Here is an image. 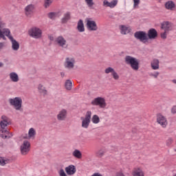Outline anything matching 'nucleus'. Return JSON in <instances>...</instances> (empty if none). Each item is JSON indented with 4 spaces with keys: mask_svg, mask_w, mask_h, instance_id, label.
I'll return each mask as SVG.
<instances>
[{
    "mask_svg": "<svg viewBox=\"0 0 176 176\" xmlns=\"http://www.w3.org/2000/svg\"><path fill=\"white\" fill-rule=\"evenodd\" d=\"M1 119L2 120L0 122V137H1V138H10L12 135L10 134L9 130L6 129L8 124H10V121L6 116H2Z\"/></svg>",
    "mask_w": 176,
    "mask_h": 176,
    "instance_id": "f257e3e1",
    "label": "nucleus"
},
{
    "mask_svg": "<svg viewBox=\"0 0 176 176\" xmlns=\"http://www.w3.org/2000/svg\"><path fill=\"white\" fill-rule=\"evenodd\" d=\"M124 61L127 65H130L133 71H138L140 69V60L138 58L131 56H126Z\"/></svg>",
    "mask_w": 176,
    "mask_h": 176,
    "instance_id": "f03ea898",
    "label": "nucleus"
},
{
    "mask_svg": "<svg viewBox=\"0 0 176 176\" xmlns=\"http://www.w3.org/2000/svg\"><path fill=\"white\" fill-rule=\"evenodd\" d=\"M10 105L14 107L16 111H21L23 107V99L20 97H15L14 98H10L8 100Z\"/></svg>",
    "mask_w": 176,
    "mask_h": 176,
    "instance_id": "7ed1b4c3",
    "label": "nucleus"
},
{
    "mask_svg": "<svg viewBox=\"0 0 176 176\" xmlns=\"http://www.w3.org/2000/svg\"><path fill=\"white\" fill-rule=\"evenodd\" d=\"M80 120L82 121L81 127L82 129H89L90 122H91V111H87L85 117H81Z\"/></svg>",
    "mask_w": 176,
    "mask_h": 176,
    "instance_id": "20e7f679",
    "label": "nucleus"
},
{
    "mask_svg": "<svg viewBox=\"0 0 176 176\" xmlns=\"http://www.w3.org/2000/svg\"><path fill=\"white\" fill-rule=\"evenodd\" d=\"M28 34L34 39H40L42 38V30L37 27H33L29 30Z\"/></svg>",
    "mask_w": 176,
    "mask_h": 176,
    "instance_id": "39448f33",
    "label": "nucleus"
},
{
    "mask_svg": "<svg viewBox=\"0 0 176 176\" xmlns=\"http://www.w3.org/2000/svg\"><path fill=\"white\" fill-rule=\"evenodd\" d=\"M134 36L135 39H138V41H140L142 43H146V42H148V41L149 40V38H148V34L146 33L144 31L135 32L134 34Z\"/></svg>",
    "mask_w": 176,
    "mask_h": 176,
    "instance_id": "423d86ee",
    "label": "nucleus"
},
{
    "mask_svg": "<svg viewBox=\"0 0 176 176\" xmlns=\"http://www.w3.org/2000/svg\"><path fill=\"white\" fill-rule=\"evenodd\" d=\"M91 105L99 107L104 109L107 107V102L105 98L102 97H97L91 102Z\"/></svg>",
    "mask_w": 176,
    "mask_h": 176,
    "instance_id": "0eeeda50",
    "label": "nucleus"
},
{
    "mask_svg": "<svg viewBox=\"0 0 176 176\" xmlns=\"http://www.w3.org/2000/svg\"><path fill=\"white\" fill-rule=\"evenodd\" d=\"M156 120H157V123H158V124H160L162 129H166V127H167L168 124V122L167 121V118H166V116H164L161 113H159L157 114Z\"/></svg>",
    "mask_w": 176,
    "mask_h": 176,
    "instance_id": "6e6552de",
    "label": "nucleus"
},
{
    "mask_svg": "<svg viewBox=\"0 0 176 176\" xmlns=\"http://www.w3.org/2000/svg\"><path fill=\"white\" fill-rule=\"evenodd\" d=\"M30 150L31 144L30 142H28V140H24L20 147L21 154L23 156H25V155H28Z\"/></svg>",
    "mask_w": 176,
    "mask_h": 176,
    "instance_id": "1a4fd4ad",
    "label": "nucleus"
},
{
    "mask_svg": "<svg viewBox=\"0 0 176 176\" xmlns=\"http://www.w3.org/2000/svg\"><path fill=\"white\" fill-rule=\"evenodd\" d=\"M86 23V27L88 31H97V30H98L97 23H96L95 21L91 20V18H87Z\"/></svg>",
    "mask_w": 176,
    "mask_h": 176,
    "instance_id": "9d476101",
    "label": "nucleus"
},
{
    "mask_svg": "<svg viewBox=\"0 0 176 176\" xmlns=\"http://www.w3.org/2000/svg\"><path fill=\"white\" fill-rule=\"evenodd\" d=\"M75 58L72 57H67L64 62V67L67 69H73V68L75 67Z\"/></svg>",
    "mask_w": 176,
    "mask_h": 176,
    "instance_id": "9b49d317",
    "label": "nucleus"
},
{
    "mask_svg": "<svg viewBox=\"0 0 176 176\" xmlns=\"http://www.w3.org/2000/svg\"><path fill=\"white\" fill-rule=\"evenodd\" d=\"M104 72L106 74H111V76H113V79L115 80H119V74H118V72H116V71H115V69L113 68H112L111 67H109L107 68H106L104 69Z\"/></svg>",
    "mask_w": 176,
    "mask_h": 176,
    "instance_id": "f8f14e48",
    "label": "nucleus"
},
{
    "mask_svg": "<svg viewBox=\"0 0 176 176\" xmlns=\"http://www.w3.org/2000/svg\"><path fill=\"white\" fill-rule=\"evenodd\" d=\"M67 115L68 111H67V109H63L58 112V115L56 116L57 120L63 122L65 120V119H67Z\"/></svg>",
    "mask_w": 176,
    "mask_h": 176,
    "instance_id": "ddd939ff",
    "label": "nucleus"
},
{
    "mask_svg": "<svg viewBox=\"0 0 176 176\" xmlns=\"http://www.w3.org/2000/svg\"><path fill=\"white\" fill-rule=\"evenodd\" d=\"M161 28L164 31L170 32V31L173 30V23L171 22L164 21L162 23Z\"/></svg>",
    "mask_w": 176,
    "mask_h": 176,
    "instance_id": "4468645a",
    "label": "nucleus"
},
{
    "mask_svg": "<svg viewBox=\"0 0 176 176\" xmlns=\"http://www.w3.org/2000/svg\"><path fill=\"white\" fill-rule=\"evenodd\" d=\"M56 42L58 46H60V47H64L65 49L68 47V45H67V40H65L63 36L57 37Z\"/></svg>",
    "mask_w": 176,
    "mask_h": 176,
    "instance_id": "2eb2a0df",
    "label": "nucleus"
},
{
    "mask_svg": "<svg viewBox=\"0 0 176 176\" xmlns=\"http://www.w3.org/2000/svg\"><path fill=\"white\" fill-rule=\"evenodd\" d=\"M35 9V6L33 4H30L27 6L25 8V13L28 17H31L34 14V10Z\"/></svg>",
    "mask_w": 176,
    "mask_h": 176,
    "instance_id": "dca6fc26",
    "label": "nucleus"
},
{
    "mask_svg": "<svg viewBox=\"0 0 176 176\" xmlns=\"http://www.w3.org/2000/svg\"><path fill=\"white\" fill-rule=\"evenodd\" d=\"M132 176H145V172H144L141 167H136L132 170Z\"/></svg>",
    "mask_w": 176,
    "mask_h": 176,
    "instance_id": "f3484780",
    "label": "nucleus"
},
{
    "mask_svg": "<svg viewBox=\"0 0 176 176\" xmlns=\"http://www.w3.org/2000/svg\"><path fill=\"white\" fill-rule=\"evenodd\" d=\"M147 37L148 39H156L157 38V31L153 28L150 29L148 31Z\"/></svg>",
    "mask_w": 176,
    "mask_h": 176,
    "instance_id": "a211bd4d",
    "label": "nucleus"
},
{
    "mask_svg": "<svg viewBox=\"0 0 176 176\" xmlns=\"http://www.w3.org/2000/svg\"><path fill=\"white\" fill-rule=\"evenodd\" d=\"M10 41L12 43V48L14 50L15 52H17L19 49H20V44L17 41H16L13 36H10Z\"/></svg>",
    "mask_w": 176,
    "mask_h": 176,
    "instance_id": "6ab92c4d",
    "label": "nucleus"
},
{
    "mask_svg": "<svg viewBox=\"0 0 176 176\" xmlns=\"http://www.w3.org/2000/svg\"><path fill=\"white\" fill-rule=\"evenodd\" d=\"M71 19V12L67 11L63 14V17L61 19L62 24H67Z\"/></svg>",
    "mask_w": 176,
    "mask_h": 176,
    "instance_id": "aec40b11",
    "label": "nucleus"
},
{
    "mask_svg": "<svg viewBox=\"0 0 176 176\" xmlns=\"http://www.w3.org/2000/svg\"><path fill=\"white\" fill-rule=\"evenodd\" d=\"M120 30L122 35H126V34L131 32V29L129 27L123 25L120 26Z\"/></svg>",
    "mask_w": 176,
    "mask_h": 176,
    "instance_id": "412c9836",
    "label": "nucleus"
},
{
    "mask_svg": "<svg viewBox=\"0 0 176 176\" xmlns=\"http://www.w3.org/2000/svg\"><path fill=\"white\" fill-rule=\"evenodd\" d=\"M165 8L167 10H174L175 9V3L173 1H168L165 3Z\"/></svg>",
    "mask_w": 176,
    "mask_h": 176,
    "instance_id": "4be33fe9",
    "label": "nucleus"
},
{
    "mask_svg": "<svg viewBox=\"0 0 176 176\" xmlns=\"http://www.w3.org/2000/svg\"><path fill=\"white\" fill-rule=\"evenodd\" d=\"M77 30L78 32H85V23L83 20L80 19L77 23Z\"/></svg>",
    "mask_w": 176,
    "mask_h": 176,
    "instance_id": "5701e85b",
    "label": "nucleus"
},
{
    "mask_svg": "<svg viewBox=\"0 0 176 176\" xmlns=\"http://www.w3.org/2000/svg\"><path fill=\"white\" fill-rule=\"evenodd\" d=\"M159 64H160V62L156 58L153 59L151 63L152 69H154V70L159 69L160 68Z\"/></svg>",
    "mask_w": 176,
    "mask_h": 176,
    "instance_id": "b1692460",
    "label": "nucleus"
},
{
    "mask_svg": "<svg viewBox=\"0 0 176 176\" xmlns=\"http://www.w3.org/2000/svg\"><path fill=\"white\" fill-rule=\"evenodd\" d=\"M10 79L12 82H17L19 80V75L16 72H11L10 74Z\"/></svg>",
    "mask_w": 176,
    "mask_h": 176,
    "instance_id": "393cba45",
    "label": "nucleus"
},
{
    "mask_svg": "<svg viewBox=\"0 0 176 176\" xmlns=\"http://www.w3.org/2000/svg\"><path fill=\"white\" fill-rule=\"evenodd\" d=\"M72 155L76 159H80L82 157V153L80 151L76 149L73 151Z\"/></svg>",
    "mask_w": 176,
    "mask_h": 176,
    "instance_id": "a878e982",
    "label": "nucleus"
},
{
    "mask_svg": "<svg viewBox=\"0 0 176 176\" xmlns=\"http://www.w3.org/2000/svg\"><path fill=\"white\" fill-rule=\"evenodd\" d=\"M65 87L66 90H72V81L67 80L65 82Z\"/></svg>",
    "mask_w": 176,
    "mask_h": 176,
    "instance_id": "bb28decb",
    "label": "nucleus"
},
{
    "mask_svg": "<svg viewBox=\"0 0 176 176\" xmlns=\"http://www.w3.org/2000/svg\"><path fill=\"white\" fill-rule=\"evenodd\" d=\"M38 89L39 90V92L43 94L44 96H46V94H47V90H46L45 87H43V85L40 84L38 87Z\"/></svg>",
    "mask_w": 176,
    "mask_h": 176,
    "instance_id": "cd10ccee",
    "label": "nucleus"
},
{
    "mask_svg": "<svg viewBox=\"0 0 176 176\" xmlns=\"http://www.w3.org/2000/svg\"><path fill=\"white\" fill-rule=\"evenodd\" d=\"M91 122L94 124H98V122H100V117L97 115H94L91 118Z\"/></svg>",
    "mask_w": 176,
    "mask_h": 176,
    "instance_id": "c85d7f7f",
    "label": "nucleus"
},
{
    "mask_svg": "<svg viewBox=\"0 0 176 176\" xmlns=\"http://www.w3.org/2000/svg\"><path fill=\"white\" fill-rule=\"evenodd\" d=\"M105 152H106L105 149L101 148L96 152V156L98 157H102V156L105 155Z\"/></svg>",
    "mask_w": 176,
    "mask_h": 176,
    "instance_id": "c756f323",
    "label": "nucleus"
},
{
    "mask_svg": "<svg viewBox=\"0 0 176 176\" xmlns=\"http://www.w3.org/2000/svg\"><path fill=\"white\" fill-rule=\"evenodd\" d=\"M85 2L89 9H93V6H94V1L93 0H85Z\"/></svg>",
    "mask_w": 176,
    "mask_h": 176,
    "instance_id": "7c9ffc66",
    "label": "nucleus"
},
{
    "mask_svg": "<svg viewBox=\"0 0 176 176\" xmlns=\"http://www.w3.org/2000/svg\"><path fill=\"white\" fill-rule=\"evenodd\" d=\"M53 3V0H44V6L47 8Z\"/></svg>",
    "mask_w": 176,
    "mask_h": 176,
    "instance_id": "2f4dec72",
    "label": "nucleus"
},
{
    "mask_svg": "<svg viewBox=\"0 0 176 176\" xmlns=\"http://www.w3.org/2000/svg\"><path fill=\"white\" fill-rule=\"evenodd\" d=\"M3 34L6 35V36H8V39H10V36H10V30L9 29H3Z\"/></svg>",
    "mask_w": 176,
    "mask_h": 176,
    "instance_id": "473e14b6",
    "label": "nucleus"
},
{
    "mask_svg": "<svg viewBox=\"0 0 176 176\" xmlns=\"http://www.w3.org/2000/svg\"><path fill=\"white\" fill-rule=\"evenodd\" d=\"M48 17H49V19L54 20V19H56V17H57V13L56 12H50L48 14Z\"/></svg>",
    "mask_w": 176,
    "mask_h": 176,
    "instance_id": "72a5a7b5",
    "label": "nucleus"
},
{
    "mask_svg": "<svg viewBox=\"0 0 176 176\" xmlns=\"http://www.w3.org/2000/svg\"><path fill=\"white\" fill-rule=\"evenodd\" d=\"M29 137H34L35 135V134H36V133L35 132V129H34V128H31L29 130Z\"/></svg>",
    "mask_w": 176,
    "mask_h": 176,
    "instance_id": "f704fd0d",
    "label": "nucleus"
},
{
    "mask_svg": "<svg viewBox=\"0 0 176 176\" xmlns=\"http://www.w3.org/2000/svg\"><path fill=\"white\" fill-rule=\"evenodd\" d=\"M116 5H118V0H113L112 1L110 2L109 8H111L112 9V8H115V6H116Z\"/></svg>",
    "mask_w": 176,
    "mask_h": 176,
    "instance_id": "c9c22d12",
    "label": "nucleus"
},
{
    "mask_svg": "<svg viewBox=\"0 0 176 176\" xmlns=\"http://www.w3.org/2000/svg\"><path fill=\"white\" fill-rule=\"evenodd\" d=\"M168 34V32H166V30H164V32H161L162 39H167V34Z\"/></svg>",
    "mask_w": 176,
    "mask_h": 176,
    "instance_id": "e433bc0d",
    "label": "nucleus"
},
{
    "mask_svg": "<svg viewBox=\"0 0 176 176\" xmlns=\"http://www.w3.org/2000/svg\"><path fill=\"white\" fill-rule=\"evenodd\" d=\"M140 0H133V8L135 9L136 8H138V5H140Z\"/></svg>",
    "mask_w": 176,
    "mask_h": 176,
    "instance_id": "4c0bfd02",
    "label": "nucleus"
},
{
    "mask_svg": "<svg viewBox=\"0 0 176 176\" xmlns=\"http://www.w3.org/2000/svg\"><path fill=\"white\" fill-rule=\"evenodd\" d=\"M103 6H105L106 8H109L110 2L108 1V0H104V1H103Z\"/></svg>",
    "mask_w": 176,
    "mask_h": 176,
    "instance_id": "58836bf2",
    "label": "nucleus"
},
{
    "mask_svg": "<svg viewBox=\"0 0 176 176\" xmlns=\"http://www.w3.org/2000/svg\"><path fill=\"white\" fill-rule=\"evenodd\" d=\"M173 144V138H169L167 140H166V145L167 146H170V145H171Z\"/></svg>",
    "mask_w": 176,
    "mask_h": 176,
    "instance_id": "ea45409f",
    "label": "nucleus"
},
{
    "mask_svg": "<svg viewBox=\"0 0 176 176\" xmlns=\"http://www.w3.org/2000/svg\"><path fill=\"white\" fill-rule=\"evenodd\" d=\"M6 160H5L2 157H0V164L1 166H5L6 164Z\"/></svg>",
    "mask_w": 176,
    "mask_h": 176,
    "instance_id": "a19ab883",
    "label": "nucleus"
},
{
    "mask_svg": "<svg viewBox=\"0 0 176 176\" xmlns=\"http://www.w3.org/2000/svg\"><path fill=\"white\" fill-rule=\"evenodd\" d=\"M159 75H160L159 72H157L154 74L153 73L150 74V76H153V78H155V79L157 78V76H159Z\"/></svg>",
    "mask_w": 176,
    "mask_h": 176,
    "instance_id": "79ce46f5",
    "label": "nucleus"
},
{
    "mask_svg": "<svg viewBox=\"0 0 176 176\" xmlns=\"http://www.w3.org/2000/svg\"><path fill=\"white\" fill-rule=\"evenodd\" d=\"M114 176H126L124 175V173H123L122 171H118L117 172Z\"/></svg>",
    "mask_w": 176,
    "mask_h": 176,
    "instance_id": "37998d69",
    "label": "nucleus"
},
{
    "mask_svg": "<svg viewBox=\"0 0 176 176\" xmlns=\"http://www.w3.org/2000/svg\"><path fill=\"white\" fill-rule=\"evenodd\" d=\"M171 113L173 114L176 113V106H173L171 109Z\"/></svg>",
    "mask_w": 176,
    "mask_h": 176,
    "instance_id": "c03bdc74",
    "label": "nucleus"
},
{
    "mask_svg": "<svg viewBox=\"0 0 176 176\" xmlns=\"http://www.w3.org/2000/svg\"><path fill=\"white\" fill-rule=\"evenodd\" d=\"M5 47V43H0V50H2Z\"/></svg>",
    "mask_w": 176,
    "mask_h": 176,
    "instance_id": "a18cd8bd",
    "label": "nucleus"
},
{
    "mask_svg": "<svg viewBox=\"0 0 176 176\" xmlns=\"http://www.w3.org/2000/svg\"><path fill=\"white\" fill-rule=\"evenodd\" d=\"M91 176H102V175H101L99 173H94Z\"/></svg>",
    "mask_w": 176,
    "mask_h": 176,
    "instance_id": "49530a36",
    "label": "nucleus"
},
{
    "mask_svg": "<svg viewBox=\"0 0 176 176\" xmlns=\"http://www.w3.org/2000/svg\"><path fill=\"white\" fill-rule=\"evenodd\" d=\"M2 36H3V32L2 30L0 29V38H1Z\"/></svg>",
    "mask_w": 176,
    "mask_h": 176,
    "instance_id": "de8ad7c7",
    "label": "nucleus"
},
{
    "mask_svg": "<svg viewBox=\"0 0 176 176\" xmlns=\"http://www.w3.org/2000/svg\"><path fill=\"white\" fill-rule=\"evenodd\" d=\"M2 39H3V41H6V37L5 36V34H3V36H1Z\"/></svg>",
    "mask_w": 176,
    "mask_h": 176,
    "instance_id": "09e8293b",
    "label": "nucleus"
},
{
    "mask_svg": "<svg viewBox=\"0 0 176 176\" xmlns=\"http://www.w3.org/2000/svg\"><path fill=\"white\" fill-rule=\"evenodd\" d=\"M60 76H62V78H64V76H65V74L64 72H61Z\"/></svg>",
    "mask_w": 176,
    "mask_h": 176,
    "instance_id": "8fccbe9b",
    "label": "nucleus"
},
{
    "mask_svg": "<svg viewBox=\"0 0 176 176\" xmlns=\"http://www.w3.org/2000/svg\"><path fill=\"white\" fill-rule=\"evenodd\" d=\"M2 67H3V64L2 63V62H0V68H2Z\"/></svg>",
    "mask_w": 176,
    "mask_h": 176,
    "instance_id": "3c124183",
    "label": "nucleus"
},
{
    "mask_svg": "<svg viewBox=\"0 0 176 176\" xmlns=\"http://www.w3.org/2000/svg\"><path fill=\"white\" fill-rule=\"evenodd\" d=\"M172 82L173 83H175V85H176V80H173Z\"/></svg>",
    "mask_w": 176,
    "mask_h": 176,
    "instance_id": "603ef678",
    "label": "nucleus"
},
{
    "mask_svg": "<svg viewBox=\"0 0 176 176\" xmlns=\"http://www.w3.org/2000/svg\"><path fill=\"white\" fill-rule=\"evenodd\" d=\"M50 41H53V37H50Z\"/></svg>",
    "mask_w": 176,
    "mask_h": 176,
    "instance_id": "864d4df0",
    "label": "nucleus"
},
{
    "mask_svg": "<svg viewBox=\"0 0 176 176\" xmlns=\"http://www.w3.org/2000/svg\"><path fill=\"white\" fill-rule=\"evenodd\" d=\"M175 152H176V148H175Z\"/></svg>",
    "mask_w": 176,
    "mask_h": 176,
    "instance_id": "5fc2aeb1",
    "label": "nucleus"
},
{
    "mask_svg": "<svg viewBox=\"0 0 176 176\" xmlns=\"http://www.w3.org/2000/svg\"><path fill=\"white\" fill-rule=\"evenodd\" d=\"M0 28H1V25H0Z\"/></svg>",
    "mask_w": 176,
    "mask_h": 176,
    "instance_id": "6e6d98bb",
    "label": "nucleus"
}]
</instances>
